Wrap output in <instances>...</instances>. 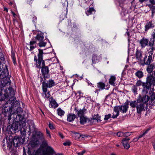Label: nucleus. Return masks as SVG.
<instances>
[{"instance_id":"nucleus-1","label":"nucleus","mask_w":155,"mask_h":155,"mask_svg":"<svg viewBox=\"0 0 155 155\" xmlns=\"http://www.w3.org/2000/svg\"><path fill=\"white\" fill-rule=\"evenodd\" d=\"M2 90L1 88L0 91V101H5L6 102L3 107L2 114L6 116L7 114L9 115L10 114V110L13 106V104L16 101V98L14 96V91L12 87H9L8 91L6 89L4 90V94H2L1 92Z\"/></svg>"},{"instance_id":"nucleus-2","label":"nucleus","mask_w":155,"mask_h":155,"mask_svg":"<svg viewBox=\"0 0 155 155\" xmlns=\"http://www.w3.org/2000/svg\"><path fill=\"white\" fill-rule=\"evenodd\" d=\"M37 55H35L34 61L36 68L40 69L41 68V72L44 79L48 78L50 77L49 74V70L48 66H46L45 61L43 60V55L45 53L43 50L39 49Z\"/></svg>"},{"instance_id":"nucleus-3","label":"nucleus","mask_w":155,"mask_h":155,"mask_svg":"<svg viewBox=\"0 0 155 155\" xmlns=\"http://www.w3.org/2000/svg\"><path fill=\"white\" fill-rule=\"evenodd\" d=\"M11 110H10V114L9 115L7 114L6 116L4 115L5 117H8V123L10 122V120L11 119V116L13 115V119L15 122H18L21 120L20 118V115L22 113V109L20 107L19 103L16 100L15 102L13 104Z\"/></svg>"},{"instance_id":"nucleus-4","label":"nucleus","mask_w":155,"mask_h":155,"mask_svg":"<svg viewBox=\"0 0 155 155\" xmlns=\"http://www.w3.org/2000/svg\"><path fill=\"white\" fill-rule=\"evenodd\" d=\"M152 73V74L150 73L148 75L146 83H143L142 84L143 91L146 94H147L148 91L151 90L152 85L155 86V71H154L153 73Z\"/></svg>"},{"instance_id":"nucleus-5","label":"nucleus","mask_w":155,"mask_h":155,"mask_svg":"<svg viewBox=\"0 0 155 155\" xmlns=\"http://www.w3.org/2000/svg\"><path fill=\"white\" fill-rule=\"evenodd\" d=\"M41 146L43 148H45L42 151L43 155H54L55 153L52 147L48 146L47 142L46 140H43L42 142Z\"/></svg>"},{"instance_id":"nucleus-6","label":"nucleus","mask_w":155,"mask_h":155,"mask_svg":"<svg viewBox=\"0 0 155 155\" xmlns=\"http://www.w3.org/2000/svg\"><path fill=\"white\" fill-rule=\"evenodd\" d=\"M130 105L131 107L136 108L137 113L138 114L141 115L142 111H145V104L143 103H138L135 100L130 101Z\"/></svg>"},{"instance_id":"nucleus-7","label":"nucleus","mask_w":155,"mask_h":155,"mask_svg":"<svg viewBox=\"0 0 155 155\" xmlns=\"http://www.w3.org/2000/svg\"><path fill=\"white\" fill-rule=\"evenodd\" d=\"M12 141L13 143V145L15 147H18L24 143V138H22V137L18 136H15Z\"/></svg>"},{"instance_id":"nucleus-8","label":"nucleus","mask_w":155,"mask_h":155,"mask_svg":"<svg viewBox=\"0 0 155 155\" xmlns=\"http://www.w3.org/2000/svg\"><path fill=\"white\" fill-rule=\"evenodd\" d=\"M150 99V97L149 96L147 95H144L142 96L140 94L136 100V101L138 103H143L144 104H147V102Z\"/></svg>"},{"instance_id":"nucleus-9","label":"nucleus","mask_w":155,"mask_h":155,"mask_svg":"<svg viewBox=\"0 0 155 155\" xmlns=\"http://www.w3.org/2000/svg\"><path fill=\"white\" fill-rule=\"evenodd\" d=\"M42 80L43 81L42 82V87L48 88V87L51 88L55 85V82L51 79L49 80L47 82H46L45 79H44L43 80L42 79Z\"/></svg>"},{"instance_id":"nucleus-10","label":"nucleus","mask_w":155,"mask_h":155,"mask_svg":"<svg viewBox=\"0 0 155 155\" xmlns=\"http://www.w3.org/2000/svg\"><path fill=\"white\" fill-rule=\"evenodd\" d=\"M23 155H27L25 147H23ZM41 150L40 149H38L36 151H35L32 154H31L30 150L28 149V155H40Z\"/></svg>"},{"instance_id":"nucleus-11","label":"nucleus","mask_w":155,"mask_h":155,"mask_svg":"<svg viewBox=\"0 0 155 155\" xmlns=\"http://www.w3.org/2000/svg\"><path fill=\"white\" fill-rule=\"evenodd\" d=\"M94 120H95L97 123L101 121V116L99 115L98 114H94L91 118H90L91 125H92L94 124Z\"/></svg>"},{"instance_id":"nucleus-12","label":"nucleus","mask_w":155,"mask_h":155,"mask_svg":"<svg viewBox=\"0 0 155 155\" xmlns=\"http://www.w3.org/2000/svg\"><path fill=\"white\" fill-rule=\"evenodd\" d=\"M42 87L43 92L42 93V95L44 98L48 99L51 96L49 91L48 90V88L44 87Z\"/></svg>"},{"instance_id":"nucleus-13","label":"nucleus","mask_w":155,"mask_h":155,"mask_svg":"<svg viewBox=\"0 0 155 155\" xmlns=\"http://www.w3.org/2000/svg\"><path fill=\"white\" fill-rule=\"evenodd\" d=\"M80 123L81 124H84L86 122L90 123V118H87L84 116H80Z\"/></svg>"},{"instance_id":"nucleus-14","label":"nucleus","mask_w":155,"mask_h":155,"mask_svg":"<svg viewBox=\"0 0 155 155\" xmlns=\"http://www.w3.org/2000/svg\"><path fill=\"white\" fill-rule=\"evenodd\" d=\"M50 101L49 106L50 107L55 108L58 106V104L53 97H51L49 99Z\"/></svg>"},{"instance_id":"nucleus-15","label":"nucleus","mask_w":155,"mask_h":155,"mask_svg":"<svg viewBox=\"0 0 155 155\" xmlns=\"http://www.w3.org/2000/svg\"><path fill=\"white\" fill-rule=\"evenodd\" d=\"M154 25L152 21H150L146 23L145 25V32H147L148 30L149 29L153 28L154 27Z\"/></svg>"},{"instance_id":"nucleus-16","label":"nucleus","mask_w":155,"mask_h":155,"mask_svg":"<svg viewBox=\"0 0 155 155\" xmlns=\"http://www.w3.org/2000/svg\"><path fill=\"white\" fill-rule=\"evenodd\" d=\"M128 103L126 102L124 104V105L120 106V111L123 113H126L128 108Z\"/></svg>"},{"instance_id":"nucleus-17","label":"nucleus","mask_w":155,"mask_h":155,"mask_svg":"<svg viewBox=\"0 0 155 155\" xmlns=\"http://www.w3.org/2000/svg\"><path fill=\"white\" fill-rule=\"evenodd\" d=\"M74 110L78 116L80 117V116H84V114L86 111V109L84 107L82 109L79 110L77 109L75 107Z\"/></svg>"},{"instance_id":"nucleus-18","label":"nucleus","mask_w":155,"mask_h":155,"mask_svg":"<svg viewBox=\"0 0 155 155\" xmlns=\"http://www.w3.org/2000/svg\"><path fill=\"white\" fill-rule=\"evenodd\" d=\"M149 41L147 38L143 37L140 41V43L142 48L148 45Z\"/></svg>"},{"instance_id":"nucleus-19","label":"nucleus","mask_w":155,"mask_h":155,"mask_svg":"<svg viewBox=\"0 0 155 155\" xmlns=\"http://www.w3.org/2000/svg\"><path fill=\"white\" fill-rule=\"evenodd\" d=\"M135 57L137 60L141 61L142 57V52L137 49L135 53Z\"/></svg>"},{"instance_id":"nucleus-20","label":"nucleus","mask_w":155,"mask_h":155,"mask_svg":"<svg viewBox=\"0 0 155 155\" xmlns=\"http://www.w3.org/2000/svg\"><path fill=\"white\" fill-rule=\"evenodd\" d=\"M76 117V115L74 114L70 113L67 115V121L69 122L73 121Z\"/></svg>"},{"instance_id":"nucleus-21","label":"nucleus","mask_w":155,"mask_h":155,"mask_svg":"<svg viewBox=\"0 0 155 155\" xmlns=\"http://www.w3.org/2000/svg\"><path fill=\"white\" fill-rule=\"evenodd\" d=\"M147 68V71L148 73L150 74L152 72L153 70L155 68V64L154 63L148 65Z\"/></svg>"},{"instance_id":"nucleus-22","label":"nucleus","mask_w":155,"mask_h":155,"mask_svg":"<svg viewBox=\"0 0 155 155\" xmlns=\"http://www.w3.org/2000/svg\"><path fill=\"white\" fill-rule=\"evenodd\" d=\"M10 126H8L7 127V129H9V130H10V131L11 132L10 133H9L10 134L11 133H12V131L11 130H14L15 131H16L17 129H18V125H17L16 124V123H13L11 126L9 127Z\"/></svg>"},{"instance_id":"nucleus-23","label":"nucleus","mask_w":155,"mask_h":155,"mask_svg":"<svg viewBox=\"0 0 155 155\" xmlns=\"http://www.w3.org/2000/svg\"><path fill=\"white\" fill-rule=\"evenodd\" d=\"M147 58V56L146 55L144 58V64L146 65H149L151 63L152 60V57L151 55H149L148 56V58L147 60L145 61V59Z\"/></svg>"},{"instance_id":"nucleus-24","label":"nucleus","mask_w":155,"mask_h":155,"mask_svg":"<svg viewBox=\"0 0 155 155\" xmlns=\"http://www.w3.org/2000/svg\"><path fill=\"white\" fill-rule=\"evenodd\" d=\"M105 84L103 82H100L97 83V87L101 90L104 89L105 88Z\"/></svg>"},{"instance_id":"nucleus-25","label":"nucleus","mask_w":155,"mask_h":155,"mask_svg":"<svg viewBox=\"0 0 155 155\" xmlns=\"http://www.w3.org/2000/svg\"><path fill=\"white\" fill-rule=\"evenodd\" d=\"M38 140H33L30 142L29 145L32 148L38 146Z\"/></svg>"},{"instance_id":"nucleus-26","label":"nucleus","mask_w":155,"mask_h":155,"mask_svg":"<svg viewBox=\"0 0 155 155\" xmlns=\"http://www.w3.org/2000/svg\"><path fill=\"white\" fill-rule=\"evenodd\" d=\"M135 74L137 77L139 79L142 78L144 76L143 72L140 70L137 71L135 73Z\"/></svg>"},{"instance_id":"nucleus-27","label":"nucleus","mask_w":155,"mask_h":155,"mask_svg":"<svg viewBox=\"0 0 155 155\" xmlns=\"http://www.w3.org/2000/svg\"><path fill=\"white\" fill-rule=\"evenodd\" d=\"M72 136L75 139L78 140L80 138L81 134L75 132L74 131H72Z\"/></svg>"},{"instance_id":"nucleus-28","label":"nucleus","mask_w":155,"mask_h":155,"mask_svg":"<svg viewBox=\"0 0 155 155\" xmlns=\"http://www.w3.org/2000/svg\"><path fill=\"white\" fill-rule=\"evenodd\" d=\"M35 135L39 138V140L43 141L44 140V137L43 134L40 131H37L35 132Z\"/></svg>"},{"instance_id":"nucleus-29","label":"nucleus","mask_w":155,"mask_h":155,"mask_svg":"<svg viewBox=\"0 0 155 155\" xmlns=\"http://www.w3.org/2000/svg\"><path fill=\"white\" fill-rule=\"evenodd\" d=\"M154 5H151L149 4H146V6L148 7L152 11V17H153L155 13V7Z\"/></svg>"},{"instance_id":"nucleus-30","label":"nucleus","mask_w":155,"mask_h":155,"mask_svg":"<svg viewBox=\"0 0 155 155\" xmlns=\"http://www.w3.org/2000/svg\"><path fill=\"white\" fill-rule=\"evenodd\" d=\"M151 129V127H150L147 129H146L145 130H144L142 133V134H141L138 137V138L139 139L140 138H141L143 137H144L146 134H147L148 132Z\"/></svg>"},{"instance_id":"nucleus-31","label":"nucleus","mask_w":155,"mask_h":155,"mask_svg":"<svg viewBox=\"0 0 155 155\" xmlns=\"http://www.w3.org/2000/svg\"><path fill=\"white\" fill-rule=\"evenodd\" d=\"M35 38L36 40L39 41H43L44 38L43 34L42 33L38 34L35 37Z\"/></svg>"},{"instance_id":"nucleus-32","label":"nucleus","mask_w":155,"mask_h":155,"mask_svg":"<svg viewBox=\"0 0 155 155\" xmlns=\"http://www.w3.org/2000/svg\"><path fill=\"white\" fill-rule=\"evenodd\" d=\"M94 13L95 12V10L93 7H89V8L88 10L86 12V14L87 15L92 14H93V12Z\"/></svg>"},{"instance_id":"nucleus-33","label":"nucleus","mask_w":155,"mask_h":155,"mask_svg":"<svg viewBox=\"0 0 155 155\" xmlns=\"http://www.w3.org/2000/svg\"><path fill=\"white\" fill-rule=\"evenodd\" d=\"M116 80V77L114 76H112L110 77L109 81V83L111 85L114 86V81Z\"/></svg>"},{"instance_id":"nucleus-34","label":"nucleus","mask_w":155,"mask_h":155,"mask_svg":"<svg viewBox=\"0 0 155 155\" xmlns=\"http://www.w3.org/2000/svg\"><path fill=\"white\" fill-rule=\"evenodd\" d=\"M58 114L60 116H63L65 113L64 110L61 109V108H58L57 110Z\"/></svg>"},{"instance_id":"nucleus-35","label":"nucleus","mask_w":155,"mask_h":155,"mask_svg":"<svg viewBox=\"0 0 155 155\" xmlns=\"http://www.w3.org/2000/svg\"><path fill=\"white\" fill-rule=\"evenodd\" d=\"M8 142L7 143V148L9 150H12V145H13V143L12 140L10 141V140H9V141H7Z\"/></svg>"},{"instance_id":"nucleus-36","label":"nucleus","mask_w":155,"mask_h":155,"mask_svg":"<svg viewBox=\"0 0 155 155\" xmlns=\"http://www.w3.org/2000/svg\"><path fill=\"white\" fill-rule=\"evenodd\" d=\"M67 13V11H66V12L64 13H62L60 16V20L61 21H62L64 18H65L66 17Z\"/></svg>"},{"instance_id":"nucleus-37","label":"nucleus","mask_w":155,"mask_h":155,"mask_svg":"<svg viewBox=\"0 0 155 155\" xmlns=\"http://www.w3.org/2000/svg\"><path fill=\"white\" fill-rule=\"evenodd\" d=\"M120 111V106H116L114 107V111L117 113V115L119 114V111Z\"/></svg>"},{"instance_id":"nucleus-38","label":"nucleus","mask_w":155,"mask_h":155,"mask_svg":"<svg viewBox=\"0 0 155 155\" xmlns=\"http://www.w3.org/2000/svg\"><path fill=\"white\" fill-rule=\"evenodd\" d=\"M131 90L134 94H137V86L135 85H134L132 87Z\"/></svg>"},{"instance_id":"nucleus-39","label":"nucleus","mask_w":155,"mask_h":155,"mask_svg":"<svg viewBox=\"0 0 155 155\" xmlns=\"http://www.w3.org/2000/svg\"><path fill=\"white\" fill-rule=\"evenodd\" d=\"M12 61L14 65H15L17 64L16 61V59L15 57V54L14 53H12Z\"/></svg>"},{"instance_id":"nucleus-40","label":"nucleus","mask_w":155,"mask_h":155,"mask_svg":"<svg viewBox=\"0 0 155 155\" xmlns=\"http://www.w3.org/2000/svg\"><path fill=\"white\" fill-rule=\"evenodd\" d=\"M130 140L129 138L126 137L124 138L122 140V143L123 145H125L126 144L128 143V142Z\"/></svg>"},{"instance_id":"nucleus-41","label":"nucleus","mask_w":155,"mask_h":155,"mask_svg":"<svg viewBox=\"0 0 155 155\" xmlns=\"http://www.w3.org/2000/svg\"><path fill=\"white\" fill-rule=\"evenodd\" d=\"M155 39H153V38H150L149 43V46L150 47L153 46L155 42Z\"/></svg>"},{"instance_id":"nucleus-42","label":"nucleus","mask_w":155,"mask_h":155,"mask_svg":"<svg viewBox=\"0 0 155 155\" xmlns=\"http://www.w3.org/2000/svg\"><path fill=\"white\" fill-rule=\"evenodd\" d=\"M97 60V56L96 54H93L92 56V61L94 64H95L96 61Z\"/></svg>"},{"instance_id":"nucleus-43","label":"nucleus","mask_w":155,"mask_h":155,"mask_svg":"<svg viewBox=\"0 0 155 155\" xmlns=\"http://www.w3.org/2000/svg\"><path fill=\"white\" fill-rule=\"evenodd\" d=\"M21 135L22 136V137H23L22 138H24V141H25V136L26 134V131L25 129H23V130H21L20 131Z\"/></svg>"},{"instance_id":"nucleus-44","label":"nucleus","mask_w":155,"mask_h":155,"mask_svg":"<svg viewBox=\"0 0 155 155\" xmlns=\"http://www.w3.org/2000/svg\"><path fill=\"white\" fill-rule=\"evenodd\" d=\"M46 43L42 41H40L39 43H38V45L40 47H45L46 45Z\"/></svg>"},{"instance_id":"nucleus-45","label":"nucleus","mask_w":155,"mask_h":155,"mask_svg":"<svg viewBox=\"0 0 155 155\" xmlns=\"http://www.w3.org/2000/svg\"><path fill=\"white\" fill-rule=\"evenodd\" d=\"M111 117V114H108L107 115H105V117L104 118V120H107L108 119H109Z\"/></svg>"},{"instance_id":"nucleus-46","label":"nucleus","mask_w":155,"mask_h":155,"mask_svg":"<svg viewBox=\"0 0 155 155\" xmlns=\"http://www.w3.org/2000/svg\"><path fill=\"white\" fill-rule=\"evenodd\" d=\"M7 75H5L4 72H2V74H0V79H2L6 77Z\"/></svg>"},{"instance_id":"nucleus-47","label":"nucleus","mask_w":155,"mask_h":155,"mask_svg":"<svg viewBox=\"0 0 155 155\" xmlns=\"http://www.w3.org/2000/svg\"><path fill=\"white\" fill-rule=\"evenodd\" d=\"M143 83L142 82L141 80H139L136 82L135 85L137 86H139L141 85H142Z\"/></svg>"},{"instance_id":"nucleus-48","label":"nucleus","mask_w":155,"mask_h":155,"mask_svg":"<svg viewBox=\"0 0 155 155\" xmlns=\"http://www.w3.org/2000/svg\"><path fill=\"white\" fill-rule=\"evenodd\" d=\"M155 99V93L153 92L150 96V100L151 101H153Z\"/></svg>"},{"instance_id":"nucleus-49","label":"nucleus","mask_w":155,"mask_h":155,"mask_svg":"<svg viewBox=\"0 0 155 155\" xmlns=\"http://www.w3.org/2000/svg\"><path fill=\"white\" fill-rule=\"evenodd\" d=\"M36 42V41H31L29 42V45H30V46L36 45L35 44Z\"/></svg>"},{"instance_id":"nucleus-50","label":"nucleus","mask_w":155,"mask_h":155,"mask_svg":"<svg viewBox=\"0 0 155 155\" xmlns=\"http://www.w3.org/2000/svg\"><path fill=\"white\" fill-rule=\"evenodd\" d=\"M0 60L2 61H4L5 60L4 57L2 53H0Z\"/></svg>"},{"instance_id":"nucleus-51","label":"nucleus","mask_w":155,"mask_h":155,"mask_svg":"<svg viewBox=\"0 0 155 155\" xmlns=\"http://www.w3.org/2000/svg\"><path fill=\"white\" fill-rule=\"evenodd\" d=\"M36 47V45L31 46H30V49H29L28 47H26V49H28L30 51H31L32 50L34 49Z\"/></svg>"},{"instance_id":"nucleus-52","label":"nucleus","mask_w":155,"mask_h":155,"mask_svg":"<svg viewBox=\"0 0 155 155\" xmlns=\"http://www.w3.org/2000/svg\"><path fill=\"white\" fill-rule=\"evenodd\" d=\"M117 135L119 137H122L124 136V133L121 132H118L117 133Z\"/></svg>"},{"instance_id":"nucleus-53","label":"nucleus","mask_w":155,"mask_h":155,"mask_svg":"<svg viewBox=\"0 0 155 155\" xmlns=\"http://www.w3.org/2000/svg\"><path fill=\"white\" fill-rule=\"evenodd\" d=\"M128 13L127 11L125 9L123 8H122V10L121 12V14L123 13L124 15H125V14Z\"/></svg>"},{"instance_id":"nucleus-54","label":"nucleus","mask_w":155,"mask_h":155,"mask_svg":"<svg viewBox=\"0 0 155 155\" xmlns=\"http://www.w3.org/2000/svg\"><path fill=\"white\" fill-rule=\"evenodd\" d=\"M131 134V133L130 132H125V133H124V136L126 137H128L130 136Z\"/></svg>"},{"instance_id":"nucleus-55","label":"nucleus","mask_w":155,"mask_h":155,"mask_svg":"<svg viewBox=\"0 0 155 155\" xmlns=\"http://www.w3.org/2000/svg\"><path fill=\"white\" fill-rule=\"evenodd\" d=\"M85 2L87 4H88V3H90L91 5H93V0H85Z\"/></svg>"},{"instance_id":"nucleus-56","label":"nucleus","mask_w":155,"mask_h":155,"mask_svg":"<svg viewBox=\"0 0 155 155\" xmlns=\"http://www.w3.org/2000/svg\"><path fill=\"white\" fill-rule=\"evenodd\" d=\"M37 20V18L36 17L34 16V17L32 18V20L33 22L35 24L36 23Z\"/></svg>"},{"instance_id":"nucleus-57","label":"nucleus","mask_w":155,"mask_h":155,"mask_svg":"<svg viewBox=\"0 0 155 155\" xmlns=\"http://www.w3.org/2000/svg\"><path fill=\"white\" fill-rule=\"evenodd\" d=\"M49 127L51 130H53L54 129V127L53 125L51 123H49Z\"/></svg>"},{"instance_id":"nucleus-58","label":"nucleus","mask_w":155,"mask_h":155,"mask_svg":"<svg viewBox=\"0 0 155 155\" xmlns=\"http://www.w3.org/2000/svg\"><path fill=\"white\" fill-rule=\"evenodd\" d=\"M86 152V151L84 150L80 152H77V153L78 155H83Z\"/></svg>"},{"instance_id":"nucleus-59","label":"nucleus","mask_w":155,"mask_h":155,"mask_svg":"<svg viewBox=\"0 0 155 155\" xmlns=\"http://www.w3.org/2000/svg\"><path fill=\"white\" fill-rule=\"evenodd\" d=\"M124 148L126 149H128L130 147V145L128 143L126 144L125 145H123Z\"/></svg>"},{"instance_id":"nucleus-60","label":"nucleus","mask_w":155,"mask_h":155,"mask_svg":"<svg viewBox=\"0 0 155 155\" xmlns=\"http://www.w3.org/2000/svg\"><path fill=\"white\" fill-rule=\"evenodd\" d=\"M71 144V143L69 141L63 143V145L64 146H70Z\"/></svg>"},{"instance_id":"nucleus-61","label":"nucleus","mask_w":155,"mask_h":155,"mask_svg":"<svg viewBox=\"0 0 155 155\" xmlns=\"http://www.w3.org/2000/svg\"><path fill=\"white\" fill-rule=\"evenodd\" d=\"M119 6L122 7V8H123V7L124 6V4L123 3V2L122 1H119Z\"/></svg>"},{"instance_id":"nucleus-62","label":"nucleus","mask_w":155,"mask_h":155,"mask_svg":"<svg viewBox=\"0 0 155 155\" xmlns=\"http://www.w3.org/2000/svg\"><path fill=\"white\" fill-rule=\"evenodd\" d=\"M46 133H47V134L48 137H49L50 138H51V136L50 134V131L47 129H46Z\"/></svg>"},{"instance_id":"nucleus-63","label":"nucleus","mask_w":155,"mask_h":155,"mask_svg":"<svg viewBox=\"0 0 155 155\" xmlns=\"http://www.w3.org/2000/svg\"><path fill=\"white\" fill-rule=\"evenodd\" d=\"M77 93L79 94V96L81 97H83V93H82L81 91H77Z\"/></svg>"},{"instance_id":"nucleus-64","label":"nucleus","mask_w":155,"mask_h":155,"mask_svg":"<svg viewBox=\"0 0 155 155\" xmlns=\"http://www.w3.org/2000/svg\"><path fill=\"white\" fill-rule=\"evenodd\" d=\"M151 37L152 38H153V39H155V29L153 30V33L151 35Z\"/></svg>"}]
</instances>
